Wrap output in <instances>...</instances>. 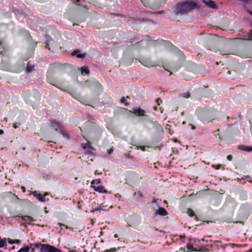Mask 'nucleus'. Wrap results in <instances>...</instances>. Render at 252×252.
<instances>
[{
  "mask_svg": "<svg viewBox=\"0 0 252 252\" xmlns=\"http://www.w3.org/2000/svg\"><path fill=\"white\" fill-rule=\"evenodd\" d=\"M196 3L192 1H187L182 2L177 7L178 13L182 14L189 11L196 7Z\"/></svg>",
  "mask_w": 252,
  "mask_h": 252,
  "instance_id": "nucleus-1",
  "label": "nucleus"
},
{
  "mask_svg": "<svg viewBox=\"0 0 252 252\" xmlns=\"http://www.w3.org/2000/svg\"><path fill=\"white\" fill-rule=\"evenodd\" d=\"M198 115L199 119L203 123H207L214 119V118L210 117V113L204 110L199 109L197 110Z\"/></svg>",
  "mask_w": 252,
  "mask_h": 252,
  "instance_id": "nucleus-2",
  "label": "nucleus"
},
{
  "mask_svg": "<svg viewBox=\"0 0 252 252\" xmlns=\"http://www.w3.org/2000/svg\"><path fill=\"white\" fill-rule=\"evenodd\" d=\"M100 179L93 180L91 183V187L95 191L100 193H106L107 191L105 189L103 185H100Z\"/></svg>",
  "mask_w": 252,
  "mask_h": 252,
  "instance_id": "nucleus-3",
  "label": "nucleus"
},
{
  "mask_svg": "<svg viewBox=\"0 0 252 252\" xmlns=\"http://www.w3.org/2000/svg\"><path fill=\"white\" fill-rule=\"evenodd\" d=\"M51 122L52 127L55 128L56 130H57V129H59L60 132L63 137L67 139L69 138V135L66 131L63 126L61 125L60 123L54 120L51 121Z\"/></svg>",
  "mask_w": 252,
  "mask_h": 252,
  "instance_id": "nucleus-4",
  "label": "nucleus"
},
{
  "mask_svg": "<svg viewBox=\"0 0 252 252\" xmlns=\"http://www.w3.org/2000/svg\"><path fill=\"white\" fill-rule=\"evenodd\" d=\"M40 252H61L60 250L48 244H43L40 249Z\"/></svg>",
  "mask_w": 252,
  "mask_h": 252,
  "instance_id": "nucleus-5",
  "label": "nucleus"
},
{
  "mask_svg": "<svg viewBox=\"0 0 252 252\" xmlns=\"http://www.w3.org/2000/svg\"><path fill=\"white\" fill-rule=\"evenodd\" d=\"M129 221L130 226L136 227L139 224L141 219L138 216L134 215L131 217Z\"/></svg>",
  "mask_w": 252,
  "mask_h": 252,
  "instance_id": "nucleus-6",
  "label": "nucleus"
},
{
  "mask_svg": "<svg viewBox=\"0 0 252 252\" xmlns=\"http://www.w3.org/2000/svg\"><path fill=\"white\" fill-rule=\"evenodd\" d=\"M33 195L40 202H44L46 201L49 200L48 198H46V196L48 195V192H46L43 195H42L41 193H37L36 191H34Z\"/></svg>",
  "mask_w": 252,
  "mask_h": 252,
  "instance_id": "nucleus-7",
  "label": "nucleus"
},
{
  "mask_svg": "<svg viewBox=\"0 0 252 252\" xmlns=\"http://www.w3.org/2000/svg\"><path fill=\"white\" fill-rule=\"evenodd\" d=\"M155 214L156 215H160L162 216H165L168 214L167 212L163 207H158V209H156L155 211Z\"/></svg>",
  "mask_w": 252,
  "mask_h": 252,
  "instance_id": "nucleus-8",
  "label": "nucleus"
},
{
  "mask_svg": "<svg viewBox=\"0 0 252 252\" xmlns=\"http://www.w3.org/2000/svg\"><path fill=\"white\" fill-rule=\"evenodd\" d=\"M133 113L137 116H142L145 115V111L143 109L137 108L133 109Z\"/></svg>",
  "mask_w": 252,
  "mask_h": 252,
  "instance_id": "nucleus-9",
  "label": "nucleus"
},
{
  "mask_svg": "<svg viewBox=\"0 0 252 252\" xmlns=\"http://www.w3.org/2000/svg\"><path fill=\"white\" fill-rule=\"evenodd\" d=\"M203 2L208 7L212 8H216V5L215 3L210 0H202Z\"/></svg>",
  "mask_w": 252,
  "mask_h": 252,
  "instance_id": "nucleus-10",
  "label": "nucleus"
},
{
  "mask_svg": "<svg viewBox=\"0 0 252 252\" xmlns=\"http://www.w3.org/2000/svg\"><path fill=\"white\" fill-rule=\"evenodd\" d=\"M22 218L24 223L28 224H31V223L34 221V220L32 217L28 216H23Z\"/></svg>",
  "mask_w": 252,
  "mask_h": 252,
  "instance_id": "nucleus-11",
  "label": "nucleus"
},
{
  "mask_svg": "<svg viewBox=\"0 0 252 252\" xmlns=\"http://www.w3.org/2000/svg\"><path fill=\"white\" fill-rule=\"evenodd\" d=\"M107 209H106V207L101 205H98L96 207L92 208V209L90 210L91 213H94L96 211H106Z\"/></svg>",
  "mask_w": 252,
  "mask_h": 252,
  "instance_id": "nucleus-12",
  "label": "nucleus"
},
{
  "mask_svg": "<svg viewBox=\"0 0 252 252\" xmlns=\"http://www.w3.org/2000/svg\"><path fill=\"white\" fill-rule=\"evenodd\" d=\"M71 55L73 56L76 55L77 58L81 59H84L85 57V54H81L80 51L79 50H74L71 53Z\"/></svg>",
  "mask_w": 252,
  "mask_h": 252,
  "instance_id": "nucleus-13",
  "label": "nucleus"
},
{
  "mask_svg": "<svg viewBox=\"0 0 252 252\" xmlns=\"http://www.w3.org/2000/svg\"><path fill=\"white\" fill-rule=\"evenodd\" d=\"M80 70L82 74L88 75L90 73V71L87 66H83L80 68Z\"/></svg>",
  "mask_w": 252,
  "mask_h": 252,
  "instance_id": "nucleus-14",
  "label": "nucleus"
},
{
  "mask_svg": "<svg viewBox=\"0 0 252 252\" xmlns=\"http://www.w3.org/2000/svg\"><path fill=\"white\" fill-rule=\"evenodd\" d=\"M45 40L46 42V44L45 45V48H48V49H50L49 43L53 41V39L51 37H50L49 35H45Z\"/></svg>",
  "mask_w": 252,
  "mask_h": 252,
  "instance_id": "nucleus-15",
  "label": "nucleus"
},
{
  "mask_svg": "<svg viewBox=\"0 0 252 252\" xmlns=\"http://www.w3.org/2000/svg\"><path fill=\"white\" fill-rule=\"evenodd\" d=\"M187 248L189 251H197L196 249H194L193 245L190 243H189L187 245Z\"/></svg>",
  "mask_w": 252,
  "mask_h": 252,
  "instance_id": "nucleus-16",
  "label": "nucleus"
},
{
  "mask_svg": "<svg viewBox=\"0 0 252 252\" xmlns=\"http://www.w3.org/2000/svg\"><path fill=\"white\" fill-rule=\"evenodd\" d=\"M240 149L247 152H251L252 151V146H243Z\"/></svg>",
  "mask_w": 252,
  "mask_h": 252,
  "instance_id": "nucleus-17",
  "label": "nucleus"
},
{
  "mask_svg": "<svg viewBox=\"0 0 252 252\" xmlns=\"http://www.w3.org/2000/svg\"><path fill=\"white\" fill-rule=\"evenodd\" d=\"M30 248L28 246L23 247L19 250L17 252H29Z\"/></svg>",
  "mask_w": 252,
  "mask_h": 252,
  "instance_id": "nucleus-18",
  "label": "nucleus"
},
{
  "mask_svg": "<svg viewBox=\"0 0 252 252\" xmlns=\"http://www.w3.org/2000/svg\"><path fill=\"white\" fill-rule=\"evenodd\" d=\"M83 148L84 149H87V148H89V149H92V150H94V149L91 146V144L89 142H88V143H86L83 146Z\"/></svg>",
  "mask_w": 252,
  "mask_h": 252,
  "instance_id": "nucleus-19",
  "label": "nucleus"
},
{
  "mask_svg": "<svg viewBox=\"0 0 252 252\" xmlns=\"http://www.w3.org/2000/svg\"><path fill=\"white\" fill-rule=\"evenodd\" d=\"M120 102L121 103H125L126 105H127L128 104V103L126 102V100L124 96L121 97L120 100Z\"/></svg>",
  "mask_w": 252,
  "mask_h": 252,
  "instance_id": "nucleus-20",
  "label": "nucleus"
},
{
  "mask_svg": "<svg viewBox=\"0 0 252 252\" xmlns=\"http://www.w3.org/2000/svg\"><path fill=\"white\" fill-rule=\"evenodd\" d=\"M187 213L188 215L191 217L195 216L194 212L190 209H188Z\"/></svg>",
  "mask_w": 252,
  "mask_h": 252,
  "instance_id": "nucleus-21",
  "label": "nucleus"
},
{
  "mask_svg": "<svg viewBox=\"0 0 252 252\" xmlns=\"http://www.w3.org/2000/svg\"><path fill=\"white\" fill-rule=\"evenodd\" d=\"M33 68V66H31L29 64H28L27 65V71L28 72H31Z\"/></svg>",
  "mask_w": 252,
  "mask_h": 252,
  "instance_id": "nucleus-22",
  "label": "nucleus"
},
{
  "mask_svg": "<svg viewBox=\"0 0 252 252\" xmlns=\"http://www.w3.org/2000/svg\"><path fill=\"white\" fill-rule=\"evenodd\" d=\"M182 95L183 97H184L185 98H189L190 96V94L189 92H186V93H183L182 94Z\"/></svg>",
  "mask_w": 252,
  "mask_h": 252,
  "instance_id": "nucleus-23",
  "label": "nucleus"
},
{
  "mask_svg": "<svg viewBox=\"0 0 252 252\" xmlns=\"http://www.w3.org/2000/svg\"><path fill=\"white\" fill-rule=\"evenodd\" d=\"M57 225H59V227H60V231L63 229V226L65 227V228H68V227L66 225H65L64 224H63L62 223H58Z\"/></svg>",
  "mask_w": 252,
  "mask_h": 252,
  "instance_id": "nucleus-24",
  "label": "nucleus"
},
{
  "mask_svg": "<svg viewBox=\"0 0 252 252\" xmlns=\"http://www.w3.org/2000/svg\"><path fill=\"white\" fill-rule=\"evenodd\" d=\"M212 167L213 168H215L216 169H220V168L221 167V165L220 164H218V165H212Z\"/></svg>",
  "mask_w": 252,
  "mask_h": 252,
  "instance_id": "nucleus-25",
  "label": "nucleus"
},
{
  "mask_svg": "<svg viewBox=\"0 0 252 252\" xmlns=\"http://www.w3.org/2000/svg\"><path fill=\"white\" fill-rule=\"evenodd\" d=\"M156 102L157 103V104L158 105H159L160 104V103H161L162 102V100L160 98H158L157 100H156Z\"/></svg>",
  "mask_w": 252,
  "mask_h": 252,
  "instance_id": "nucleus-26",
  "label": "nucleus"
},
{
  "mask_svg": "<svg viewBox=\"0 0 252 252\" xmlns=\"http://www.w3.org/2000/svg\"><path fill=\"white\" fill-rule=\"evenodd\" d=\"M152 202V204H155V205H156V206L157 207H158V206H159V205H158V203H157V200H155V199H153V200L152 201V202Z\"/></svg>",
  "mask_w": 252,
  "mask_h": 252,
  "instance_id": "nucleus-27",
  "label": "nucleus"
},
{
  "mask_svg": "<svg viewBox=\"0 0 252 252\" xmlns=\"http://www.w3.org/2000/svg\"><path fill=\"white\" fill-rule=\"evenodd\" d=\"M8 242L10 244H13L15 243L14 240H13L10 238L8 239Z\"/></svg>",
  "mask_w": 252,
  "mask_h": 252,
  "instance_id": "nucleus-28",
  "label": "nucleus"
},
{
  "mask_svg": "<svg viewBox=\"0 0 252 252\" xmlns=\"http://www.w3.org/2000/svg\"><path fill=\"white\" fill-rule=\"evenodd\" d=\"M114 151V149L113 148H110L109 150H108V154L110 155Z\"/></svg>",
  "mask_w": 252,
  "mask_h": 252,
  "instance_id": "nucleus-29",
  "label": "nucleus"
},
{
  "mask_svg": "<svg viewBox=\"0 0 252 252\" xmlns=\"http://www.w3.org/2000/svg\"><path fill=\"white\" fill-rule=\"evenodd\" d=\"M227 159L228 160L231 161V160H232V156H231V155H228V156H227Z\"/></svg>",
  "mask_w": 252,
  "mask_h": 252,
  "instance_id": "nucleus-30",
  "label": "nucleus"
},
{
  "mask_svg": "<svg viewBox=\"0 0 252 252\" xmlns=\"http://www.w3.org/2000/svg\"><path fill=\"white\" fill-rule=\"evenodd\" d=\"M85 154H87V155H93V153L91 151H86L85 153Z\"/></svg>",
  "mask_w": 252,
  "mask_h": 252,
  "instance_id": "nucleus-31",
  "label": "nucleus"
},
{
  "mask_svg": "<svg viewBox=\"0 0 252 252\" xmlns=\"http://www.w3.org/2000/svg\"><path fill=\"white\" fill-rule=\"evenodd\" d=\"M15 243L19 244L21 243V241L20 240L16 239L14 240Z\"/></svg>",
  "mask_w": 252,
  "mask_h": 252,
  "instance_id": "nucleus-32",
  "label": "nucleus"
},
{
  "mask_svg": "<svg viewBox=\"0 0 252 252\" xmlns=\"http://www.w3.org/2000/svg\"><path fill=\"white\" fill-rule=\"evenodd\" d=\"M42 245H43V244H36L35 245V247L36 248H38V247H39V246H41L42 247Z\"/></svg>",
  "mask_w": 252,
  "mask_h": 252,
  "instance_id": "nucleus-33",
  "label": "nucleus"
},
{
  "mask_svg": "<svg viewBox=\"0 0 252 252\" xmlns=\"http://www.w3.org/2000/svg\"><path fill=\"white\" fill-rule=\"evenodd\" d=\"M21 189H22V191H23V192H25V190H26V189H25V187H21Z\"/></svg>",
  "mask_w": 252,
  "mask_h": 252,
  "instance_id": "nucleus-34",
  "label": "nucleus"
},
{
  "mask_svg": "<svg viewBox=\"0 0 252 252\" xmlns=\"http://www.w3.org/2000/svg\"><path fill=\"white\" fill-rule=\"evenodd\" d=\"M13 127L14 128H16L18 127V126L17 125V124L16 123H15L14 125H13Z\"/></svg>",
  "mask_w": 252,
  "mask_h": 252,
  "instance_id": "nucleus-35",
  "label": "nucleus"
},
{
  "mask_svg": "<svg viewBox=\"0 0 252 252\" xmlns=\"http://www.w3.org/2000/svg\"><path fill=\"white\" fill-rule=\"evenodd\" d=\"M110 251H112V252H116V249L115 248L110 250Z\"/></svg>",
  "mask_w": 252,
  "mask_h": 252,
  "instance_id": "nucleus-36",
  "label": "nucleus"
},
{
  "mask_svg": "<svg viewBox=\"0 0 252 252\" xmlns=\"http://www.w3.org/2000/svg\"><path fill=\"white\" fill-rule=\"evenodd\" d=\"M3 133V131L2 129H0V134Z\"/></svg>",
  "mask_w": 252,
  "mask_h": 252,
  "instance_id": "nucleus-37",
  "label": "nucleus"
},
{
  "mask_svg": "<svg viewBox=\"0 0 252 252\" xmlns=\"http://www.w3.org/2000/svg\"><path fill=\"white\" fill-rule=\"evenodd\" d=\"M145 148H146V147H142L141 148V149H142V151H145Z\"/></svg>",
  "mask_w": 252,
  "mask_h": 252,
  "instance_id": "nucleus-38",
  "label": "nucleus"
},
{
  "mask_svg": "<svg viewBox=\"0 0 252 252\" xmlns=\"http://www.w3.org/2000/svg\"><path fill=\"white\" fill-rule=\"evenodd\" d=\"M248 12L249 13H250V14H251L252 15V12L250 11V10H248Z\"/></svg>",
  "mask_w": 252,
  "mask_h": 252,
  "instance_id": "nucleus-39",
  "label": "nucleus"
},
{
  "mask_svg": "<svg viewBox=\"0 0 252 252\" xmlns=\"http://www.w3.org/2000/svg\"><path fill=\"white\" fill-rule=\"evenodd\" d=\"M195 128V127L194 126H191V129H194Z\"/></svg>",
  "mask_w": 252,
  "mask_h": 252,
  "instance_id": "nucleus-40",
  "label": "nucleus"
},
{
  "mask_svg": "<svg viewBox=\"0 0 252 252\" xmlns=\"http://www.w3.org/2000/svg\"><path fill=\"white\" fill-rule=\"evenodd\" d=\"M79 0H77V1H76V4H78V5H79L80 4L79 3Z\"/></svg>",
  "mask_w": 252,
  "mask_h": 252,
  "instance_id": "nucleus-41",
  "label": "nucleus"
},
{
  "mask_svg": "<svg viewBox=\"0 0 252 252\" xmlns=\"http://www.w3.org/2000/svg\"><path fill=\"white\" fill-rule=\"evenodd\" d=\"M163 13V11H159L158 12V13L159 14H162Z\"/></svg>",
  "mask_w": 252,
  "mask_h": 252,
  "instance_id": "nucleus-42",
  "label": "nucleus"
},
{
  "mask_svg": "<svg viewBox=\"0 0 252 252\" xmlns=\"http://www.w3.org/2000/svg\"><path fill=\"white\" fill-rule=\"evenodd\" d=\"M114 237H115V238H117V237H118V235H117V234H115V235H114Z\"/></svg>",
  "mask_w": 252,
  "mask_h": 252,
  "instance_id": "nucleus-43",
  "label": "nucleus"
},
{
  "mask_svg": "<svg viewBox=\"0 0 252 252\" xmlns=\"http://www.w3.org/2000/svg\"><path fill=\"white\" fill-rule=\"evenodd\" d=\"M155 110L156 111L157 110V108L156 107H155Z\"/></svg>",
  "mask_w": 252,
  "mask_h": 252,
  "instance_id": "nucleus-44",
  "label": "nucleus"
},
{
  "mask_svg": "<svg viewBox=\"0 0 252 252\" xmlns=\"http://www.w3.org/2000/svg\"><path fill=\"white\" fill-rule=\"evenodd\" d=\"M142 2H143V0H140Z\"/></svg>",
  "mask_w": 252,
  "mask_h": 252,
  "instance_id": "nucleus-45",
  "label": "nucleus"
},
{
  "mask_svg": "<svg viewBox=\"0 0 252 252\" xmlns=\"http://www.w3.org/2000/svg\"><path fill=\"white\" fill-rule=\"evenodd\" d=\"M183 124H185V122H183Z\"/></svg>",
  "mask_w": 252,
  "mask_h": 252,
  "instance_id": "nucleus-46",
  "label": "nucleus"
},
{
  "mask_svg": "<svg viewBox=\"0 0 252 252\" xmlns=\"http://www.w3.org/2000/svg\"><path fill=\"white\" fill-rule=\"evenodd\" d=\"M1 42L0 41V45H1Z\"/></svg>",
  "mask_w": 252,
  "mask_h": 252,
  "instance_id": "nucleus-47",
  "label": "nucleus"
},
{
  "mask_svg": "<svg viewBox=\"0 0 252 252\" xmlns=\"http://www.w3.org/2000/svg\"><path fill=\"white\" fill-rule=\"evenodd\" d=\"M0 252H3L2 251L0 250Z\"/></svg>",
  "mask_w": 252,
  "mask_h": 252,
  "instance_id": "nucleus-48",
  "label": "nucleus"
}]
</instances>
